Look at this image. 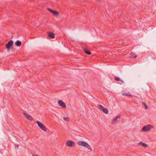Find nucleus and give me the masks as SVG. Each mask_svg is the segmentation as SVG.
Returning a JSON list of instances; mask_svg holds the SVG:
<instances>
[{"instance_id": "obj_14", "label": "nucleus", "mask_w": 156, "mask_h": 156, "mask_svg": "<svg viewBox=\"0 0 156 156\" xmlns=\"http://www.w3.org/2000/svg\"><path fill=\"white\" fill-rule=\"evenodd\" d=\"M138 145H142L143 146H147L148 145L144 143H142V142H140V143H138Z\"/></svg>"}, {"instance_id": "obj_12", "label": "nucleus", "mask_w": 156, "mask_h": 156, "mask_svg": "<svg viewBox=\"0 0 156 156\" xmlns=\"http://www.w3.org/2000/svg\"><path fill=\"white\" fill-rule=\"evenodd\" d=\"M130 57L132 58H136L137 57V56L135 54V53H134L133 52H132L130 54Z\"/></svg>"}, {"instance_id": "obj_21", "label": "nucleus", "mask_w": 156, "mask_h": 156, "mask_svg": "<svg viewBox=\"0 0 156 156\" xmlns=\"http://www.w3.org/2000/svg\"><path fill=\"white\" fill-rule=\"evenodd\" d=\"M86 149H87L88 150H91V147H84Z\"/></svg>"}, {"instance_id": "obj_13", "label": "nucleus", "mask_w": 156, "mask_h": 156, "mask_svg": "<svg viewBox=\"0 0 156 156\" xmlns=\"http://www.w3.org/2000/svg\"><path fill=\"white\" fill-rule=\"evenodd\" d=\"M122 94L123 95L125 96H130L132 97V95L129 93H124Z\"/></svg>"}, {"instance_id": "obj_24", "label": "nucleus", "mask_w": 156, "mask_h": 156, "mask_svg": "<svg viewBox=\"0 0 156 156\" xmlns=\"http://www.w3.org/2000/svg\"><path fill=\"white\" fill-rule=\"evenodd\" d=\"M95 1L97 2H100V0H95Z\"/></svg>"}, {"instance_id": "obj_6", "label": "nucleus", "mask_w": 156, "mask_h": 156, "mask_svg": "<svg viewBox=\"0 0 156 156\" xmlns=\"http://www.w3.org/2000/svg\"><path fill=\"white\" fill-rule=\"evenodd\" d=\"M66 145L68 146H75L76 143L74 142L71 141L67 140L66 143Z\"/></svg>"}, {"instance_id": "obj_1", "label": "nucleus", "mask_w": 156, "mask_h": 156, "mask_svg": "<svg viewBox=\"0 0 156 156\" xmlns=\"http://www.w3.org/2000/svg\"><path fill=\"white\" fill-rule=\"evenodd\" d=\"M154 126H153L150 125H148L146 126H144L141 130L142 131H149L151 129L153 128Z\"/></svg>"}, {"instance_id": "obj_16", "label": "nucleus", "mask_w": 156, "mask_h": 156, "mask_svg": "<svg viewBox=\"0 0 156 156\" xmlns=\"http://www.w3.org/2000/svg\"><path fill=\"white\" fill-rule=\"evenodd\" d=\"M47 10L49 11H50L51 13H52L53 14H54V12H55V11H54V10H53L49 8H47Z\"/></svg>"}, {"instance_id": "obj_25", "label": "nucleus", "mask_w": 156, "mask_h": 156, "mask_svg": "<svg viewBox=\"0 0 156 156\" xmlns=\"http://www.w3.org/2000/svg\"><path fill=\"white\" fill-rule=\"evenodd\" d=\"M17 147V149H18V147Z\"/></svg>"}, {"instance_id": "obj_9", "label": "nucleus", "mask_w": 156, "mask_h": 156, "mask_svg": "<svg viewBox=\"0 0 156 156\" xmlns=\"http://www.w3.org/2000/svg\"><path fill=\"white\" fill-rule=\"evenodd\" d=\"M48 36L52 39L54 38L55 37L54 34L51 32H49L48 33Z\"/></svg>"}, {"instance_id": "obj_5", "label": "nucleus", "mask_w": 156, "mask_h": 156, "mask_svg": "<svg viewBox=\"0 0 156 156\" xmlns=\"http://www.w3.org/2000/svg\"><path fill=\"white\" fill-rule=\"evenodd\" d=\"M77 143L79 145L81 146H90L86 142L83 141H79L77 142Z\"/></svg>"}, {"instance_id": "obj_15", "label": "nucleus", "mask_w": 156, "mask_h": 156, "mask_svg": "<svg viewBox=\"0 0 156 156\" xmlns=\"http://www.w3.org/2000/svg\"><path fill=\"white\" fill-rule=\"evenodd\" d=\"M84 51L86 54H87L88 55H90L91 54V52L90 51H87V50L85 49H84Z\"/></svg>"}, {"instance_id": "obj_3", "label": "nucleus", "mask_w": 156, "mask_h": 156, "mask_svg": "<svg viewBox=\"0 0 156 156\" xmlns=\"http://www.w3.org/2000/svg\"><path fill=\"white\" fill-rule=\"evenodd\" d=\"M13 41L12 40H10L6 45V47L8 51H10V48L13 44Z\"/></svg>"}, {"instance_id": "obj_19", "label": "nucleus", "mask_w": 156, "mask_h": 156, "mask_svg": "<svg viewBox=\"0 0 156 156\" xmlns=\"http://www.w3.org/2000/svg\"><path fill=\"white\" fill-rule=\"evenodd\" d=\"M115 80L117 81H120L121 80L120 79L119 77H115Z\"/></svg>"}, {"instance_id": "obj_8", "label": "nucleus", "mask_w": 156, "mask_h": 156, "mask_svg": "<svg viewBox=\"0 0 156 156\" xmlns=\"http://www.w3.org/2000/svg\"><path fill=\"white\" fill-rule=\"evenodd\" d=\"M23 114L27 119L30 120H32L33 118L30 115L25 112H24Z\"/></svg>"}, {"instance_id": "obj_7", "label": "nucleus", "mask_w": 156, "mask_h": 156, "mask_svg": "<svg viewBox=\"0 0 156 156\" xmlns=\"http://www.w3.org/2000/svg\"><path fill=\"white\" fill-rule=\"evenodd\" d=\"M58 104L60 106L63 108H66V107L65 104L61 100L58 101Z\"/></svg>"}, {"instance_id": "obj_11", "label": "nucleus", "mask_w": 156, "mask_h": 156, "mask_svg": "<svg viewBox=\"0 0 156 156\" xmlns=\"http://www.w3.org/2000/svg\"><path fill=\"white\" fill-rule=\"evenodd\" d=\"M15 45L17 46H20L21 45V42L19 40L17 41L15 43Z\"/></svg>"}, {"instance_id": "obj_20", "label": "nucleus", "mask_w": 156, "mask_h": 156, "mask_svg": "<svg viewBox=\"0 0 156 156\" xmlns=\"http://www.w3.org/2000/svg\"><path fill=\"white\" fill-rule=\"evenodd\" d=\"M142 103L143 104V105H144L145 106V109H147L148 108L147 107V105H146V104L144 102H142Z\"/></svg>"}, {"instance_id": "obj_2", "label": "nucleus", "mask_w": 156, "mask_h": 156, "mask_svg": "<svg viewBox=\"0 0 156 156\" xmlns=\"http://www.w3.org/2000/svg\"><path fill=\"white\" fill-rule=\"evenodd\" d=\"M38 126L43 130L46 131L47 130L45 126L43 125L41 122L38 121L36 122Z\"/></svg>"}, {"instance_id": "obj_23", "label": "nucleus", "mask_w": 156, "mask_h": 156, "mask_svg": "<svg viewBox=\"0 0 156 156\" xmlns=\"http://www.w3.org/2000/svg\"><path fill=\"white\" fill-rule=\"evenodd\" d=\"M120 81L121 82H122L123 83H124V81L121 80H120Z\"/></svg>"}, {"instance_id": "obj_18", "label": "nucleus", "mask_w": 156, "mask_h": 156, "mask_svg": "<svg viewBox=\"0 0 156 156\" xmlns=\"http://www.w3.org/2000/svg\"><path fill=\"white\" fill-rule=\"evenodd\" d=\"M58 14H59V12H58L55 11V12H54V13L53 15L55 16H58Z\"/></svg>"}, {"instance_id": "obj_22", "label": "nucleus", "mask_w": 156, "mask_h": 156, "mask_svg": "<svg viewBox=\"0 0 156 156\" xmlns=\"http://www.w3.org/2000/svg\"><path fill=\"white\" fill-rule=\"evenodd\" d=\"M33 156H38L36 154H33Z\"/></svg>"}, {"instance_id": "obj_17", "label": "nucleus", "mask_w": 156, "mask_h": 156, "mask_svg": "<svg viewBox=\"0 0 156 156\" xmlns=\"http://www.w3.org/2000/svg\"><path fill=\"white\" fill-rule=\"evenodd\" d=\"M63 119L64 120L66 121L67 122L69 121V118L68 117H64Z\"/></svg>"}, {"instance_id": "obj_10", "label": "nucleus", "mask_w": 156, "mask_h": 156, "mask_svg": "<svg viewBox=\"0 0 156 156\" xmlns=\"http://www.w3.org/2000/svg\"><path fill=\"white\" fill-rule=\"evenodd\" d=\"M119 117L120 116L119 115H118L115 117V118H114L113 119L112 121V124H114L115 123V122L117 120V119L118 118H119Z\"/></svg>"}, {"instance_id": "obj_4", "label": "nucleus", "mask_w": 156, "mask_h": 156, "mask_svg": "<svg viewBox=\"0 0 156 156\" xmlns=\"http://www.w3.org/2000/svg\"><path fill=\"white\" fill-rule=\"evenodd\" d=\"M98 106L99 108L101 110L102 112L106 114H107L108 113V110L105 108H104L103 106L101 105L98 104Z\"/></svg>"}]
</instances>
